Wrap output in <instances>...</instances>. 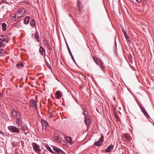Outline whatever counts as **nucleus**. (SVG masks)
Masks as SVG:
<instances>
[{"label":"nucleus","mask_w":154,"mask_h":154,"mask_svg":"<svg viewBox=\"0 0 154 154\" xmlns=\"http://www.w3.org/2000/svg\"><path fill=\"white\" fill-rule=\"evenodd\" d=\"M25 13V9L23 8H21L16 12L17 15L16 17L17 18H21L23 17Z\"/></svg>","instance_id":"nucleus-1"},{"label":"nucleus","mask_w":154,"mask_h":154,"mask_svg":"<svg viewBox=\"0 0 154 154\" xmlns=\"http://www.w3.org/2000/svg\"><path fill=\"white\" fill-rule=\"evenodd\" d=\"M8 129L12 132L19 133L20 132V131L19 128L14 126H9L8 127Z\"/></svg>","instance_id":"nucleus-2"},{"label":"nucleus","mask_w":154,"mask_h":154,"mask_svg":"<svg viewBox=\"0 0 154 154\" xmlns=\"http://www.w3.org/2000/svg\"><path fill=\"white\" fill-rule=\"evenodd\" d=\"M104 140V137L103 134L101 135V137L100 139L98 141L94 143V144L97 146H100L102 144Z\"/></svg>","instance_id":"nucleus-3"},{"label":"nucleus","mask_w":154,"mask_h":154,"mask_svg":"<svg viewBox=\"0 0 154 154\" xmlns=\"http://www.w3.org/2000/svg\"><path fill=\"white\" fill-rule=\"evenodd\" d=\"M32 146L34 150L35 151L38 153L40 152L41 150L39 145L36 143H33L32 144Z\"/></svg>","instance_id":"nucleus-4"},{"label":"nucleus","mask_w":154,"mask_h":154,"mask_svg":"<svg viewBox=\"0 0 154 154\" xmlns=\"http://www.w3.org/2000/svg\"><path fill=\"white\" fill-rule=\"evenodd\" d=\"M41 123L42 126V130L46 131L47 128L49 126L48 123L43 119L41 120Z\"/></svg>","instance_id":"nucleus-5"},{"label":"nucleus","mask_w":154,"mask_h":154,"mask_svg":"<svg viewBox=\"0 0 154 154\" xmlns=\"http://www.w3.org/2000/svg\"><path fill=\"white\" fill-rule=\"evenodd\" d=\"M29 106L30 107H32L33 108L36 109L37 107L36 106V103L35 100H31L29 103Z\"/></svg>","instance_id":"nucleus-6"},{"label":"nucleus","mask_w":154,"mask_h":154,"mask_svg":"<svg viewBox=\"0 0 154 154\" xmlns=\"http://www.w3.org/2000/svg\"><path fill=\"white\" fill-rule=\"evenodd\" d=\"M140 107L141 110V111L143 113L144 115L146 116V117L147 118H149V115L147 113L146 111L144 108L143 107V106L142 105H140Z\"/></svg>","instance_id":"nucleus-7"},{"label":"nucleus","mask_w":154,"mask_h":154,"mask_svg":"<svg viewBox=\"0 0 154 154\" xmlns=\"http://www.w3.org/2000/svg\"><path fill=\"white\" fill-rule=\"evenodd\" d=\"M122 137H125L126 140L128 142H130L131 140V137L128 134H124L122 135Z\"/></svg>","instance_id":"nucleus-8"},{"label":"nucleus","mask_w":154,"mask_h":154,"mask_svg":"<svg viewBox=\"0 0 154 154\" xmlns=\"http://www.w3.org/2000/svg\"><path fill=\"white\" fill-rule=\"evenodd\" d=\"M85 121L86 124L88 125H89L91 123V121L90 120V118L89 116H85Z\"/></svg>","instance_id":"nucleus-9"},{"label":"nucleus","mask_w":154,"mask_h":154,"mask_svg":"<svg viewBox=\"0 0 154 154\" xmlns=\"http://www.w3.org/2000/svg\"><path fill=\"white\" fill-rule=\"evenodd\" d=\"M0 40L3 42H8V38L7 35H2L0 36Z\"/></svg>","instance_id":"nucleus-10"},{"label":"nucleus","mask_w":154,"mask_h":154,"mask_svg":"<svg viewBox=\"0 0 154 154\" xmlns=\"http://www.w3.org/2000/svg\"><path fill=\"white\" fill-rule=\"evenodd\" d=\"M20 116H17L16 118L17 119L16 123L19 127H21L22 125V123L20 119Z\"/></svg>","instance_id":"nucleus-11"},{"label":"nucleus","mask_w":154,"mask_h":154,"mask_svg":"<svg viewBox=\"0 0 154 154\" xmlns=\"http://www.w3.org/2000/svg\"><path fill=\"white\" fill-rule=\"evenodd\" d=\"M39 51L41 54L44 56L45 55V49L42 46L40 47Z\"/></svg>","instance_id":"nucleus-12"},{"label":"nucleus","mask_w":154,"mask_h":154,"mask_svg":"<svg viewBox=\"0 0 154 154\" xmlns=\"http://www.w3.org/2000/svg\"><path fill=\"white\" fill-rule=\"evenodd\" d=\"M114 148L113 145L111 144L109 145L106 149V152H111Z\"/></svg>","instance_id":"nucleus-13"},{"label":"nucleus","mask_w":154,"mask_h":154,"mask_svg":"<svg viewBox=\"0 0 154 154\" xmlns=\"http://www.w3.org/2000/svg\"><path fill=\"white\" fill-rule=\"evenodd\" d=\"M100 62V69L103 71L104 70V67L103 65V63L102 62V61L100 59H98Z\"/></svg>","instance_id":"nucleus-14"},{"label":"nucleus","mask_w":154,"mask_h":154,"mask_svg":"<svg viewBox=\"0 0 154 154\" xmlns=\"http://www.w3.org/2000/svg\"><path fill=\"white\" fill-rule=\"evenodd\" d=\"M66 140L67 143H69L71 144H72V140L71 137H67L66 138Z\"/></svg>","instance_id":"nucleus-15"},{"label":"nucleus","mask_w":154,"mask_h":154,"mask_svg":"<svg viewBox=\"0 0 154 154\" xmlns=\"http://www.w3.org/2000/svg\"><path fill=\"white\" fill-rule=\"evenodd\" d=\"M16 14L15 13V15L14 14H12L11 15V17L12 20H17L18 18H17V17H16Z\"/></svg>","instance_id":"nucleus-16"},{"label":"nucleus","mask_w":154,"mask_h":154,"mask_svg":"<svg viewBox=\"0 0 154 154\" xmlns=\"http://www.w3.org/2000/svg\"><path fill=\"white\" fill-rule=\"evenodd\" d=\"M29 17L28 16L26 17L25 18L24 22L25 24H27L29 22Z\"/></svg>","instance_id":"nucleus-17"},{"label":"nucleus","mask_w":154,"mask_h":154,"mask_svg":"<svg viewBox=\"0 0 154 154\" xmlns=\"http://www.w3.org/2000/svg\"><path fill=\"white\" fill-rule=\"evenodd\" d=\"M98 59L99 58H97V57H93V60L94 62H95L96 63L97 65H99L100 64L99 60Z\"/></svg>","instance_id":"nucleus-18"},{"label":"nucleus","mask_w":154,"mask_h":154,"mask_svg":"<svg viewBox=\"0 0 154 154\" xmlns=\"http://www.w3.org/2000/svg\"><path fill=\"white\" fill-rule=\"evenodd\" d=\"M77 5L79 10L81 11L82 9L81 6V3L79 0H77Z\"/></svg>","instance_id":"nucleus-19"},{"label":"nucleus","mask_w":154,"mask_h":154,"mask_svg":"<svg viewBox=\"0 0 154 154\" xmlns=\"http://www.w3.org/2000/svg\"><path fill=\"white\" fill-rule=\"evenodd\" d=\"M35 36L37 40L38 41V42H39V36L38 35V32L37 31H36L35 33Z\"/></svg>","instance_id":"nucleus-20"},{"label":"nucleus","mask_w":154,"mask_h":154,"mask_svg":"<svg viewBox=\"0 0 154 154\" xmlns=\"http://www.w3.org/2000/svg\"><path fill=\"white\" fill-rule=\"evenodd\" d=\"M7 25L5 23H3L2 24V29L3 31H5L6 29Z\"/></svg>","instance_id":"nucleus-21"},{"label":"nucleus","mask_w":154,"mask_h":154,"mask_svg":"<svg viewBox=\"0 0 154 154\" xmlns=\"http://www.w3.org/2000/svg\"><path fill=\"white\" fill-rule=\"evenodd\" d=\"M56 94L57 95V96L56 97L58 99H60V98L61 97V96L60 94V91H57L56 93Z\"/></svg>","instance_id":"nucleus-22"},{"label":"nucleus","mask_w":154,"mask_h":154,"mask_svg":"<svg viewBox=\"0 0 154 154\" xmlns=\"http://www.w3.org/2000/svg\"><path fill=\"white\" fill-rule=\"evenodd\" d=\"M46 148H47V149L49 150L50 152L55 153V152L52 151L51 148H50V147L48 145H46Z\"/></svg>","instance_id":"nucleus-23"},{"label":"nucleus","mask_w":154,"mask_h":154,"mask_svg":"<svg viewBox=\"0 0 154 154\" xmlns=\"http://www.w3.org/2000/svg\"><path fill=\"white\" fill-rule=\"evenodd\" d=\"M53 149L57 153H59L60 151H61V149L56 147H54L53 148Z\"/></svg>","instance_id":"nucleus-24"},{"label":"nucleus","mask_w":154,"mask_h":154,"mask_svg":"<svg viewBox=\"0 0 154 154\" xmlns=\"http://www.w3.org/2000/svg\"><path fill=\"white\" fill-rule=\"evenodd\" d=\"M30 25L33 27H34L35 26V22L34 20H32L30 21Z\"/></svg>","instance_id":"nucleus-25"},{"label":"nucleus","mask_w":154,"mask_h":154,"mask_svg":"<svg viewBox=\"0 0 154 154\" xmlns=\"http://www.w3.org/2000/svg\"><path fill=\"white\" fill-rule=\"evenodd\" d=\"M45 47L47 48L48 50H49L50 51L52 50V48L49 43L45 46Z\"/></svg>","instance_id":"nucleus-26"},{"label":"nucleus","mask_w":154,"mask_h":154,"mask_svg":"<svg viewBox=\"0 0 154 154\" xmlns=\"http://www.w3.org/2000/svg\"><path fill=\"white\" fill-rule=\"evenodd\" d=\"M12 115L14 117H15L16 116H18L17 115V111L15 110H13L12 112Z\"/></svg>","instance_id":"nucleus-27"},{"label":"nucleus","mask_w":154,"mask_h":154,"mask_svg":"<svg viewBox=\"0 0 154 154\" xmlns=\"http://www.w3.org/2000/svg\"><path fill=\"white\" fill-rule=\"evenodd\" d=\"M125 38L128 42H130V38L128 36L127 34L125 35H124Z\"/></svg>","instance_id":"nucleus-28"},{"label":"nucleus","mask_w":154,"mask_h":154,"mask_svg":"<svg viewBox=\"0 0 154 154\" xmlns=\"http://www.w3.org/2000/svg\"><path fill=\"white\" fill-rule=\"evenodd\" d=\"M83 115L85 116L87 115L88 114V112L86 109H83Z\"/></svg>","instance_id":"nucleus-29"},{"label":"nucleus","mask_w":154,"mask_h":154,"mask_svg":"<svg viewBox=\"0 0 154 154\" xmlns=\"http://www.w3.org/2000/svg\"><path fill=\"white\" fill-rule=\"evenodd\" d=\"M15 26L19 27L21 26V24L19 21H18L15 24Z\"/></svg>","instance_id":"nucleus-30"},{"label":"nucleus","mask_w":154,"mask_h":154,"mask_svg":"<svg viewBox=\"0 0 154 154\" xmlns=\"http://www.w3.org/2000/svg\"><path fill=\"white\" fill-rule=\"evenodd\" d=\"M16 66H20L22 67L23 66V64L21 63V62H20L17 64Z\"/></svg>","instance_id":"nucleus-31"},{"label":"nucleus","mask_w":154,"mask_h":154,"mask_svg":"<svg viewBox=\"0 0 154 154\" xmlns=\"http://www.w3.org/2000/svg\"><path fill=\"white\" fill-rule=\"evenodd\" d=\"M48 43V42L47 40L46 39H45L43 40V45L44 46H45Z\"/></svg>","instance_id":"nucleus-32"},{"label":"nucleus","mask_w":154,"mask_h":154,"mask_svg":"<svg viewBox=\"0 0 154 154\" xmlns=\"http://www.w3.org/2000/svg\"><path fill=\"white\" fill-rule=\"evenodd\" d=\"M54 139L57 140L59 139L58 136L57 134H55L54 136Z\"/></svg>","instance_id":"nucleus-33"},{"label":"nucleus","mask_w":154,"mask_h":154,"mask_svg":"<svg viewBox=\"0 0 154 154\" xmlns=\"http://www.w3.org/2000/svg\"><path fill=\"white\" fill-rule=\"evenodd\" d=\"M4 52V50L3 49L0 50V56H2L3 53Z\"/></svg>","instance_id":"nucleus-34"},{"label":"nucleus","mask_w":154,"mask_h":154,"mask_svg":"<svg viewBox=\"0 0 154 154\" xmlns=\"http://www.w3.org/2000/svg\"><path fill=\"white\" fill-rule=\"evenodd\" d=\"M5 46L3 42H0V47H3Z\"/></svg>","instance_id":"nucleus-35"},{"label":"nucleus","mask_w":154,"mask_h":154,"mask_svg":"<svg viewBox=\"0 0 154 154\" xmlns=\"http://www.w3.org/2000/svg\"><path fill=\"white\" fill-rule=\"evenodd\" d=\"M67 47H68V51L69 52V53L70 55H72V54L71 53V51H70V49L69 48V47L68 45L67 46Z\"/></svg>","instance_id":"nucleus-36"},{"label":"nucleus","mask_w":154,"mask_h":154,"mask_svg":"<svg viewBox=\"0 0 154 154\" xmlns=\"http://www.w3.org/2000/svg\"><path fill=\"white\" fill-rule=\"evenodd\" d=\"M122 31L123 32L124 34V35H125L127 34L126 32L125 31V30L124 29H122Z\"/></svg>","instance_id":"nucleus-37"},{"label":"nucleus","mask_w":154,"mask_h":154,"mask_svg":"<svg viewBox=\"0 0 154 154\" xmlns=\"http://www.w3.org/2000/svg\"><path fill=\"white\" fill-rule=\"evenodd\" d=\"M46 65H47V67L49 69H50L51 68V66L50 65V64H48V63H47V64H46Z\"/></svg>","instance_id":"nucleus-38"},{"label":"nucleus","mask_w":154,"mask_h":154,"mask_svg":"<svg viewBox=\"0 0 154 154\" xmlns=\"http://www.w3.org/2000/svg\"><path fill=\"white\" fill-rule=\"evenodd\" d=\"M71 56V58L72 59V60H73V61H74V62L75 63V59H74V58L73 57V56L72 55H70Z\"/></svg>","instance_id":"nucleus-39"},{"label":"nucleus","mask_w":154,"mask_h":154,"mask_svg":"<svg viewBox=\"0 0 154 154\" xmlns=\"http://www.w3.org/2000/svg\"><path fill=\"white\" fill-rule=\"evenodd\" d=\"M59 153H61V154H63L64 153V152L63 151H62L61 150L60 151Z\"/></svg>","instance_id":"nucleus-40"},{"label":"nucleus","mask_w":154,"mask_h":154,"mask_svg":"<svg viewBox=\"0 0 154 154\" xmlns=\"http://www.w3.org/2000/svg\"><path fill=\"white\" fill-rule=\"evenodd\" d=\"M0 133L2 134H3V135L4 136V133L3 132H2L1 131H0Z\"/></svg>","instance_id":"nucleus-41"},{"label":"nucleus","mask_w":154,"mask_h":154,"mask_svg":"<svg viewBox=\"0 0 154 154\" xmlns=\"http://www.w3.org/2000/svg\"><path fill=\"white\" fill-rule=\"evenodd\" d=\"M136 1H137L138 2H140L141 0H136Z\"/></svg>","instance_id":"nucleus-42"},{"label":"nucleus","mask_w":154,"mask_h":154,"mask_svg":"<svg viewBox=\"0 0 154 154\" xmlns=\"http://www.w3.org/2000/svg\"><path fill=\"white\" fill-rule=\"evenodd\" d=\"M17 115L18 116H20V114L19 113H17Z\"/></svg>","instance_id":"nucleus-43"},{"label":"nucleus","mask_w":154,"mask_h":154,"mask_svg":"<svg viewBox=\"0 0 154 154\" xmlns=\"http://www.w3.org/2000/svg\"><path fill=\"white\" fill-rule=\"evenodd\" d=\"M2 97V94L0 93V98L1 97Z\"/></svg>","instance_id":"nucleus-44"},{"label":"nucleus","mask_w":154,"mask_h":154,"mask_svg":"<svg viewBox=\"0 0 154 154\" xmlns=\"http://www.w3.org/2000/svg\"><path fill=\"white\" fill-rule=\"evenodd\" d=\"M14 142H12V145H13L14 144Z\"/></svg>","instance_id":"nucleus-45"},{"label":"nucleus","mask_w":154,"mask_h":154,"mask_svg":"<svg viewBox=\"0 0 154 154\" xmlns=\"http://www.w3.org/2000/svg\"><path fill=\"white\" fill-rule=\"evenodd\" d=\"M2 3V1H0V5Z\"/></svg>","instance_id":"nucleus-46"},{"label":"nucleus","mask_w":154,"mask_h":154,"mask_svg":"<svg viewBox=\"0 0 154 154\" xmlns=\"http://www.w3.org/2000/svg\"><path fill=\"white\" fill-rule=\"evenodd\" d=\"M147 140H148V141H149V139H147Z\"/></svg>","instance_id":"nucleus-47"}]
</instances>
